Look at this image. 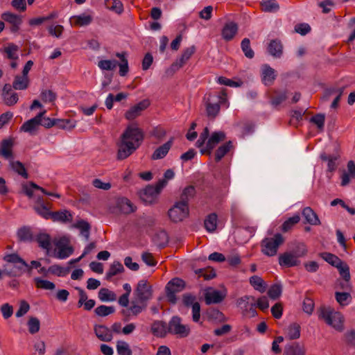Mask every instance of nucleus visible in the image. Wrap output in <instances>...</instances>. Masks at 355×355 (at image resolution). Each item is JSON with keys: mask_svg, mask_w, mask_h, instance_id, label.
I'll list each match as a JSON object with an SVG mask.
<instances>
[{"mask_svg": "<svg viewBox=\"0 0 355 355\" xmlns=\"http://www.w3.org/2000/svg\"><path fill=\"white\" fill-rule=\"evenodd\" d=\"M143 139V132L136 124L128 125L121 135L117 158L124 159L132 155L139 148Z\"/></svg>", "mask_w": 355, "mask_h": 355, "instance_id": "obj_1", "label": "nucleus"}, {"mask_svg": "<svg viewBox=\"0 0 355 355\" xmlns=\"http://www.w3.org/2000/svg\"><path fill=\"white\" fill-rule=\"evenodd\" d=\"M226 138L223 131H215L209 135V130L207 127L205 128L200 133L196 141V146L200 148L202 154L210 153L211 151L221 141Z\"/></svg>", "mask_w": 355, "mask_h": 355, "instance_id": "obj_2", "label": "nucleus"}, {"mask_svg": "<svg viewBox=\"0 0 355 355\" xmlns=\"http://www.w3.org/2000/svg\"><path fill=\"white\" fill-rule=\"evenodd\" d=\"M318 315L319 318L323 319L328 325L336 330H343L344 318L340 312L336 311L331 307H322L319 311Z\"/></svg>", "mask_w": 355, "mask_h": 355, "instance_id": "obj_3", "label": "nucleus"}, {"mask_svg": "<svg viewBox=\"0 0 355 355\" xmlns=\"http://www.w3.org/2000/svg\"><path fill=\"white\" fill-rule=\"evenodd\" d=\"M284 242V238L279 233L272 236H266L261 242V251L267 257H274L277 254L279 248Z\"/></svg>", "mask_w": 355, "mask_h": 355, "instance_id": "obj_4", "label": "nucleus"}, {"mask_svg": "<svg viewBox=\"0 0 355 355\" xmlns=\"http://www.w3.org/2000/svg\"><path fill=\"white\" fill-rule=\"evenodd\" d=\"M221 105H224L226 108L229 107V102L225 92H222L218 95H209L206 108L208 116L214 118L218 114Z\"/></svg>", "mask_w": 355, "mask_h": 355, "instance_id": "obj_5", "label": "nucleus"}, {"mask_svg": "<svg viewBox=\"0 0 355 355\" xmlns=\"http://www.w3.org/2000/svg\"><path fill=\"white\" fill-rule=\"evenodd\" d=\"M166 186V181L159 180L154 185H148L144 189L140 191V198L146 204H152L155 202L160 193L162 189Z\"/></svg>", "mask_w": 355, "mask_h": 355, "instance_id": "obj_6", "label": "nucleus"}, {"mask_svg": "<svg viewBox=\"0 0 355 355\" xmlns=\"http://www.w3.org/2000/svg\"><path fill=\"white\" fill-rule=\"evenodd\" d=\"M189 214V205L177 202L168 210V216L173 222H180L185 219Z\"/></svg>", "mask_w": 355, "mask_h": 355, "instance_id": "obj_7", "label": "nucleus"}, {"mask_svg": "<svg viewBox=\"0 0 355 355\" xmlns=\"http://www.w3.org/2000/svg\"><path fill=\"white\" fill-rule=\"evenodd\" d=\"M136 211V207L126 198H118L114 207L110 208L113 214H130Z\"/></svg>", "mask_w": 355, "mask_h": 355, "instance_id": "obj_8", "label": "nucleus"}, {"mask_svg": "<svg viewBox=\"0 0 355 355\" xmlns=\"http://www.w3.org/2000/svg\"><path fill=\"white\" fill-rule=\"evenodd\" d=\"M168 331L169 333L183 338L189 334L190 328L188 325L182 324L180 317L173 316L168 323Z\"/></svg>", "mask_w": 355, "mask_h": 355, "instance_id": "obj_9", "label": "nucleus"}, {"mask_svg": "<svg viewBox=\"0 0 355 355\" xmlns=\"http://www.w3.org/2000/svg\"><path fill=\"white\" fill-rule=\"evenodd\" d=\"M56 247V257L64 259L69 257L73 252V248L69 245V240L67 237L60 238L55 243Z\"/></svg>", "mask_w": 355, "mask_h": 355, "instance_id": "obj_10", "label": "nucleus"}, {"mask_svg": "<svg viewBox=\"0 0 355 355\" xmlns=\"http://www.w3.org/2000/svg\"><path fill=\"white\" fill-rule=\"evenodd\" d=\"M152 287L146 279L140 280L135 290V295L141 302H145L152 297Z\"/></svg>", "mask_w": 355, "mask_h": 355, "instance_id": "obj_11", "label": "nucleus"}, {"mask_svg": "<svg viewBox=\"0 0 355 355\" xmlns=\"http://www.w3.org/2000/svg\"><path fill=\"white\" fill-rule=\"evenodd\" d=\"M278 262L280 266L286 268L297 266L301 263L300 260L290 250L281 254L279 256Z\"/></svg>", "mask_w": 355, "mask_h": 355, "instance_id": "obj_12", "label": "nucleus"}, {"mask_svg": "<svg viewBox=\"0 0 355 355\" xmlns=\"http://www.w3.org/2000/svg\"><path fill=\"white\" fill-rule=\"evenodd\" d=\"M45 112V110L41 112L35 117L24 123V124L20 128L21 131L28 132L31 135L35 134V132L37 130L41 123V119L42 118L43 115H44Z\"/></svg>", "mask_w": 355, "mask_h": 355, "instance_id": "obj_13", "label": "nucleus"}, {"mask_svg": "<svg viewBox=\"0 0 355 355\" xmlns=\"http://www.w3.org/2000/svg\"><path fill=\"white\" fill-rule=\"evenodd\" d=\"M150 105L148 100H144L137 104L132 106L125 114L126 119L131 121L138 117L141 114V112L145 110Z\"/></svg>", "mask_w": 355, "mask_h": 355, "instance_id": "obj_14", "label": "nucleus"}, {"mask_svg": "<svg viewBox=\"0 0 355 355\" xmlns=\"http://www.w3.org/2000/svg\"><path fill=\"white\" fill-rule=\"evenodd\" d=\"M226 296L225 291L218 290H210L205 293V302L207 304H218L222 302Z\"/></svg>", "mask_w": 355, "mask_h": 355, "instance_id": "obj_15", "label": "nucleus"}, {"mask_svg": "<svg viewBox=\"0 0 355 355\" xmlns=\"http://www.w3.org/2000/svg\"><path fill=\"white\" fill-rule=\"evenodd\" d=\"M93 19L92 15L89 13H81L70 17L69 22L71 26H85L89 25Z\"/></svg>", "mask_w": 355, "mask_h": 355, "instance_id": "obj_16", "label": "nucleus"}, {"mask_svg": "<svg viewBox=\"0 0 355 355\" xmlns=\"http://www.w3.org/2000/svg\"><path fill=\"white\" fill-rule=\"evenodd\" d=\"M261 80L265 85H271L276 78L275 69L268 64H264L261 67Z\"/></svg>", "mask_w": 355, "mask_h": 355, "instance_id": "obj_17", "label": "nucleus"}, {"mask_svg": "<svg viewBox=\"0 0 355 355\" xmlns=\"http://www.w3.org/2000/svg\"><path fill=\"white\" fill-rule=\"evenodd\" d=\"M238 32V25L233 22H227L221 31V35L225 41L232 40Z\"/></svg>", "mask_w": 355, "mask_h": 355, "instance_id": "obj_18", "label": "nucleus"}, {"mask_svg": "<svg viewBox=\"0 0 355 355\" xmlns=\"http://www.w3.org/2000/svg\"><path fill=\"white\" fill-rule=\"evenodd\" d=\"M1 18L12 25L11 31L16 32L19 30V26L22 22L21 17L17 15L13 14L10 12H6L2 14Z\"/></svg>", "mask_w": 355, "mask_h": 355, "instance_id": "obj_19", "label": "nucleus"}, {"mask_svg": "<svg viewBox=\"0 0 355 355\" xmlns=\"http://www.w3.org/2000/svg\"><path fill=\"white\" fill-rule=\"evenodd\" d=\"M94 332L97 338L101 341L109 342L113 338L111 330L105 325H96Z\"/></svg>", "mask_w": 355, "mask_h": 355, "instance_id": "obj_20", "label": "nucleus"}, {"mask_svg": "<svg viewBox=\"0 0 355 355\" xmlns=\"http://www.w3.org/2000/svg\"><path fill=\"white\" fill-rule=\"evenodd\" d=\"M194 52L195 47L193 46L186 49L183 51L181 57L171 65V69L178 70L180 68H181L185 64V62L191 57Z\"/></svg>", "mask_w": 355, "mask_h": 355, "instance_id": "obj_21", "label": "nucleus"}, {"mask_svg": "<svg viewBox=\"0 0 355 355\" xmlns=\"http://www.w3.org/2000/svg\"><path fill=\"white\" fill-rule=\"evenodd\" d=\"M151 331L157 337H164L168 331V325L162 321H155L151 325Z\"/></svg>", "mask_w": 355, "mask_h": 355, "instance_id": "obj_22", "label": "nucleus"}, {"mask_svg": "<svg viewBox=\"0 0 355 355\" xmlns=\"http://www.w3.org/2000/svg\"><path fill=\"white\" fill-rule=\"evenodd\" d=\"M254 297L251 295H244L237 299L236 306L241 310L243 316L247 315V311L252 304H254Z\"/></svg>", "mask_w": 355, "mask_h": 355, "instance_id": "obj_23", "label": "nucleus"}, {"mask_svg": "<svg viewBox=\"0 0 355 355\" xmlns=\"http://www.w3.org/2000/svg\"><path fill=\"white\" fill-rule=\"evenodd\" d=\"M172 140H169L163 145L155 150L151 159L153 160L160 159L166 157L172 146Z\"/></svg>", "mask_w": 355, "mask_h": 355, "instance_id": "obj_24", "label": "nucleus"}, {"mask_svg": "<svg viewBox=\"0 0 355 355\" xmlns=\"http://www.w3.org/2000/svg\"><path fill=\"white\" fill-rule=\"evenodd\" d=\"M302 216L305 218L306 223L311 225H320V220L316 213L310 207H306L302 210Z\"/></svg>", "mask_w": 355, "mask_h": 355, "instance_id": "obj_25", "label": "nucleus"}, {"mask_svg": "<svg viewBox=\"0 0 355 355\" xmlns=\"http://www.w3.org/2000/svg\"><path fill=\"white\" fill-rule=\"evenodd\" d=\"M196 194V191L193 186L186 187L182 189L178 202L188 205L189 202L195 197Z\"/></svg>", "mask_w": 355, "mask_h": 355, "instance_id": "obj_26", "label": "nucleus"}, {"mask_svg": "<svg viewBox=\"0 0 355 355\" xmlns=\"http://www.w3.org/2000/svg\"><path fill=\"white\" fill-rule=\"evenodd\" d=\"M185 282L180 278H173L168 282L166 286V290H172L173 292L180 293L185 288Z\"/></svg>", "mask_w": 355, "mask_h": 355, "instance_id": "obj_27", "label": "nucleus"}, {"mask_svg": "<svg viewBox=\"0 0 355 355\" xmlns=\"http://www.w3.org/2000/svg\"><path fill=\"white\" fill-rule=\"evenodd\" d=\"M304 347L297 343L287 345L284 349V355H305Z\"/></svg>", "mask_w": 355, "mask_h": 355, "instance_id": "obj_28", "label": "nucleus"}, {"mask_svg": "<svg viewBox=\"0 0 355 355\" xmlns=\"http://www.w3.org/2000/svg\"><path fill=\"white\" fill-rule=\"evenodd\" d=\"M53 221L67 223L72 220V215L67 210L52 212L51 217Z\"/></svg>", "mask_w": 355, "mask_h": 355, "instance_id": "obj_29", "label": "nucleus"}, {"mask_svg": "<svg viewBox=\"0 0 355 355\" xmlns=\"http://www.w3.org/2000/svg\"><path fill=\"white\" fill-rule=\"evenodd\" d=\"M34 209L39 215L46 219L51 217L52 212L49 210L48 207L44 203L43 200L40 198L37 199V205L35 206Z\"/></svg>", "mask_w": 355, "mask_h": 355, "instance_id": "obj_30", "label": "nucleus"}, {"mask_svg": "<svg viewBox=\"0 0 355 355\" xmlns=\"http://www.w3.org/2000/svg\"><path fill=\"white\" fill-rule=\"evenodd\" d=\"M290 252H292L300 259L307 254L308 249L304 243L296 242L293 244Z\"/></svg>", "mask_w": 355, "mask_h": 355, "instance_id": "obj_31", "label": "nucleus"}, {"mask_svg": "<svg viewBox=\"0 0 355 355\" xmlns=\"http://www.w3.org/2000/svg\"><path fill=\"white\" fill-rule=\"evenodd\" d=\"M232 148V143L231 141H229L228 142L225 143L224 144L221 145L216 150L215 153V160L216 162H219L222 159L223 157H224Z\"/></svg>", "mask_w": 355, "mask_h": 355, "instance_id": "obj_32", "label": "nucleus"}, {"mask_svg": "<svg viewBox=\"0 0 355 355\" xmlns=\"http://www.w3.org/2000/svg\"><path fill=\"white\" fill-rule=\"evenodd\" d=\"M12 142L10 139L3 140L1 144L0 155L4 157L6 159H12Z\"/></svg>", "mask_w": 355, "mask_h": 355, "instance_id": "obj_33", "label": "nucleus"}, {"mask_svg": "<svg viewBox=\"0 0 355 355\" xmlns=\"http://www.w3.org/2000/svg\"><path fill=\"white\" fill-rule=\"evenodd\" d=\"M218 216L215 213H212L207 216L205 218L204 225L206 230L209 232H213L217 227Z\"/></svg>", "mask_w": 355, "mask_h": 355, "instance_id": "obj_34", "label": "nucleus"}, {"mask_svg": "<svg viewBox=\"0 0 355 355\" xmlns=\"http://www.w3.org/2000/svg\"><path fill=\"white\" fill-rule=\"evenodd\" d=\"M124 270V268L121 263L118 261H114L110 266L108 271L105 275V278L107 279H111L113 276L116 275L119 273L123 272Z\"/></svg>", "mask_w": 355, "mask_h": 355, "instance_id": "obj_35", "label": "nucleus"}, {"mask_svg": "<svg viewBox=\"0 0 355 355\" xmlns=\"http://www.w3.org/2000/svg\"><path fill=\"white\" fill-rule=\"evenodd\" d=\"M250 284L257 291L260 293H264L266 290V284L263 279L259 276L254 275L250 278Z\"/></svg>", "mask_w": 355, "mask_h": 355, "instance_id": "obj_36", "label": "nucleus"}, {"mask_svg": "<svg viewBox=\"0 0 355 355\" xmlns=\"http://www.w3.org/2000/svg\"><path fill=\"white\" fill-rule=\"evenodd\" d=\"M98 296L101 302H114L116 300L115 293L105 288L99 290Z\"/></svg>", "mask_w": 355, "mask_h": 355, "instance_id": "obj_37", "label": "nucleus"}, {"mask_svg": "<svg viewBox=\"0 0 355 355\" xmlns=\"http://www.w3.org/2000/svg\"><path fill=\"white\" fill-rule=\"evenodd\" d=\"M322 161L327 162V170L329 172L334 171L337 168L336 161L338 159L337 155H327L325 153L320 155Z\"/></svg>", "mask_w": 355, "mask_h": 355, "instance_id": "obj_38", "label": "nucleus"}, {"mask_svg": "<svg viewBox=\"0 0 355 355\" xmlns=\"http://www.w3.org/2000/svg\"><path fill=\"white\" fill-rule=\"evenodd\" d=\"M268 52L275 58H279L282 54V45L280 42L272 40L268 45Z\"/></svg>", "mask_w": 355, "mask_h": 355, "instance_id": "obj_39", "label": "nucleus"}, {"mask_svg": "<svg viewBox=\"0 0 355 355\" xmlns=\"http://www.w3.org/2000/svg\"><path fill=\"white\" fill-rule=\"evenodd\" d=\"M10 166L11 168L18 173L19 175L27 179L28 175L24 164L19 161L10 160Z\"/></svg>", "mask_w": 355, "mask_h": 355, "instance_id": "obj_40", "label": "nucleus"}, {"mask_svg": "<svg viewBox=\"0 0 355 355\" xmlns=\"http://www.w3.org/2000/svg\"><path fill=\"white\" fill-rule=\"evenodd\" d=\"M76 125V121L72 119H56L55 126L58 128L71 130L74 128Z\"/></svg>", "mask_w": 355, "mask_h": 355, "instance_id": "obj_41", "label": "nucleus"}, {"mask_svg": "<svg viewBox=\"0 0 355 355\" xmlns=\"http://www.w3.org/2000/svg\"><path fill=\"white\" fill-rule=\"evenodd\" d=\"M28 76L23 75L22 76H17L15 77L12 83V86L15 89L23 90L28 87Z\"/></svg>", "mask_w": 355, "mask_h": 355, "instance_id": "obj_42", "label": "nucleus"}, {"mask_svg": "<svg viewBox=\"0 0 355 355\" xmlns=\"http://www.w3.org/2000/svg\"><path fill=\"white\" fill-rule=\"evenodd\" d=\"M300 220V216L299 214H295L293 216L288 218L284 222L282 225V230L284 232H286L291 230L293 227L297 224Z\"/></svg>", "mask_w": 355, "mask_h": 355, "instance_id": "obj_43", "label": "nucleus"}, {"mask_svg": "<svg viewBox=\"0 0 355 355\" xmlns=\"http://www.w3.org/2000/svg\"><path fill=\"white\" fill-rule=\"evenodd\" d=\"M342 93H343V89L329 91L324 96L323 99L328 100L330 96H335L334 101L331 105V107L333 109H335L338 107V102L340 101Z\"/></svg>", "mask_w": 355, "mask_h": 355, "instance_id": "obj_44", "label": "nucleus"}, {"mask_svg": "<svg viewBox=\"0 0 355 355\" xmlns=\"http://www.w3.org/2000/svg\"><path fill=\"white\" fill-rule=\"evenodd\" d=\"M26 268H28L30 270L31 267H29L28 264L27 266H20L19 263H16L13 265L12 268H9L8 266H7L6 270L8 275L10 276L17 277L21 275Z\"/></svg>", "mask_w": 355, "mask_h": 355, "instance_id": "obj_45", "label": "nucleus"}, {"mask_svg": "<svg viewBox=\"0 0 355 355\" xmlns=\"http://www.w3.org/2000/svg\"><path fill=\"white\" fill-rule=\"evenodd\" d=\"M286 334L289 339H297L300 336V327L297 323L290 324L286 329Z\"/></svg>", "mask_w": 355, "mask_h": 355, "instance_id": "obj_46", "label": "nucleus"}, {"mask_svg": "<svg viewBox=\"0 0 355 355\" xmlns=\"http://www.w3.org/2000/svg\"><path fill=\"white\" fill-rule=\"evenodd\" d=\"M262 9L265 12H277L279 8V4L275 0H263L261 2Z\"/></svg>", "mask_w": 355, "mask_h": 355, "instance_id": "obj_47", "label": "nucleus"}, {"mask_svg": "<svg viewBox=\"0 0 355 355\" xmlns=\"http://www.w3.org/2000/svg\"><path fill=\"white\" fill-rule=\"evenodd\" d=\"M335 297L338 304L342 306L348 305L352 300L350 294L347 292H336Z\"/></svg>", "mask_w": 355, "mask_h": 355, "instance_id": "obj_48", "label": "nucleus"}, {"mask_svg": "<svg viewBox=\"0 0 355 355\" xmlns=\"http://www.w3.org/2000/svg\"><path fill=\"white\" fill-rule=\"evenodd\" d=\"M105 6L108 9L121 14L123 10L122 3L119 0H105Z\"/></svg>", "mask_w": 355, "mask_h": 355, "instance_id": "obj_49", "label": "nucleus"}, {"mask_svg": "<svg viewBox=\"0 0 355 355\" xmlns=\"http://www.w3.org/2000/svg\"><path fill=\"white\" fill-rule=\"evenodd\" d=\"M217 83L220 85L229 86L230 87H241L243 83L241 80L236 81L223 76L217 78Z\"/></svg>", "mask_w": 355, "mask_h": 355, "instance_id": "obj_50", "label": "nucleus"}, {"mask_svg": "<svg viewBox=\"0 0 355 355\" xmlns=\"http://www.w3.org/2000/svg\"><path fill=\"white\" fill-rule=\"evenodd\" d=\"M320 257L329 264L333 266L337 267L342 262L341 259H339L337 256L329 253V252H322L320 254Z\"/></svg>", "mask_w": 355, "mask_h": 355, "instance_id": "obj_51", "label": "nucleus"}, {"mask_svg": "<svg viewBox=\"0 0 355 355\" xmlns=\"http://www.w3.org/2000/svg\"><path fill=\"white\" fill-rule=\"evenodd\" d=\"M37 242L43 249L49 250L51 246V239L47 234H40L37 236Z\"/></svg>", "mask_w": 355, "mask_h": 355, "instance_id": "obj_52", "label": "nucleus"}, {"mask_svg": "<svg viewBox=\"0 0 355 355\" xmlns=\"http://www.w3.org/2000/svg\"><path fill=\"white\" fill-rule=\"evenodd\" d=\"M118 65V62L115 60H102L98 63V67L102 70L112 71Z\"/></svg>", "mask_w": 355, "mask_h": 355, "instance_id": "obj_53", "label": "nucleus"}, {"mask_svg": "<svg viewBox=\"0 0 355 355\" xmlns=\"http://www.w3.org/2000/svg\"><path fill=\"white\" fill-rule=\"evenodd\" d=\"M116 55L121 59V63L118 64L119 67V74L124 76L128 72V62L124 53H117Z\"/></svg>", "mask_w": 355, "mask_h": 355, "instance_id": "obj_54", "label": "nucleus"}, {"mask_svg": "<svg viewBox=\"0 0 355 355\" xmlns=\"http://www.w3.org/2000/svg\"><path fill=\"white\" fill-rule=\"evenodd\" d=\"M75 227L80 230L81 235L83 236L86 240L89 239L90 225L87 222L80 220L75 225Z\"/></svg>", "mask_w": 355, "mask_h": 355, "instance_id": "obj_55", "label": "nucleus"}, {"mask_svg": "<svg viewBox=\"0 0 355 355\" xmlns=\"http://www.w3.org/2000/svg\"><path fill=\"white\" fill-rule=\"evenodd\" d=\"M34 282L37 288H42L44 290H51H51H53L55 287L54 283H53L50 281H48V280L42 279L40 277H35L34 279Z\"/></svg>", "mask_w": 355, "mask_h": 355, "instance_id": "obj_56", "label": "nucleus"}, {"mask_svg": "<svg viewBox=\"0 0 355 355\" xmlns=\"http://www.w3.org/2000/svg\"><path fill=\"white\" fill-rule=\"evenodd\" d=\"M116 351L119 355H132V351L128 343L123 340L117 341Z\"/></svg>", "mask_w": 355, "mask_h": 355, "instance_id": "obj_57", "label": "nucleus"}, {"mask_svg": "<svg viewBox=\"0 0 355 355\" xmlns=\"http://www.w3.org/2000/svg\"><path fill=\"white\" fill-rule=\"evenodd\" d=\"M17 46L10 44L4 48V53L6 56L10 60H16L18 58Z\"/></svg>", "mask_w": 355, "mask_h": 355, "instance_id": "obj_58", "label": "nucleus"}, {"mask_svg": "<svg viewBox=\"0 0 355 355\" xmlns=\"http://www.w3.org/2000/svg\"><path fill=\"white\" fill-rule=\"evenodd\" d=\"M17 236L20 241H29L33 239L31 230L28 227H22L17 232Z\"/></svg>", "mask_w": 355, "mask_h": 355, "instance_id": "obj_59", "label": "nucleus"}, {"mask_svg": "<svg viewBox=\"0 0 355 355\" xmlns=\"http://www.w3.org/2000/svg\"><path fill=\"white\" fill-rule=\"evenodd\" d=\"M282 293V286L279 284L272 285L268 291V296L272 299L276 300L279 297Z\"/></svg>", "mask_w": 355, "mask_h": 355, "instance_id": "obj_60", "label": "nucleus"}, {"mask_svg": "<svg viewBox=\"0 0 355 355\" xmlns=\"http://www.w3.org/2000/svg\"><path fill=\"white\" fill-rule=\"evenodd\" d=\"M115 309L114 306H108L105 305H101L96 308L95 313L101 317H105L109 315L114 312Z\"/></svg>", "mask_w": 355, "mask_h": 355, "instance_id": "obj_61", "label": "nucleus"}, {"mask_svg": "<svg viewBox=\"0 0 355 355\" xmlns=\"http://www.w3.org/2000/svg\"><path fill=\"white\" fill-rule=\"evenodd\" d=\"M241 47L245 55L248 58L254 57V51L250 47V42L248 38H244L241 44Z\"/></svg>", "mask_w": 355, "mask_h": 355, "instance_id": "obj_62", "label": "nucleus"}, {"mask_svg": "<svg viewBox=\"0 0 355 355\" xmlns=\"http://www.w3.org/2000/svg\"><path fill=\"white\" fill-rule=\"evenodd\" d=\"M4 260L12 265L19 263L20 266H27V263L17 254H10L4 257Z\"/></svg>", "mask_w": 355, "mask_h": 355, "instance_id": "obj_63", "label": "nucleus"}, {"mask_svg": "<svg viewBox=\"0 0 355 355\" xmlns=\"http://www.w3.org/2000/svg\"><path fill=\"white\" fill-rule=\"evenodd\" d=\"M28 331L31 334L37 333L40 331V320L35 317H31L28 321Z\"/></svg>", "mask_w": 355, "mask_h": 355, "instance_id": "obj_64", "label": "nucleus"}]
</instances>
